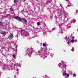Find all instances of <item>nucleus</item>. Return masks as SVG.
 Wrapping results in <instances>:
<instances>
[{
  "label": "nucleus",
  "mask_w": 78,
  "mask_h": 78,
  "mask_svg": "<svg viewBox=\"0 0 78 78\" xmlns=\"http://www.w3.org/2000/svg\"><path fill=\"white\" fill-rule=\"evenodd\" d=\"M21 31H25L24 30H21Z\"/></svg>",
  "instance_id": "4be33fe9"
},
{
  "label": "nucleus",
  "mask_w": 78,
  "mask_h": 78,
  "mask_svg": "<svg viewBox=\"0 0 78 78\" xmlns=\"http://www.w3.org/2000/svg\"><path fill=\"white\" fill-rule=\"evenodd\" d=\"M65 38H66V37H65Z\"/></svg>",
  "instance_id": "c756f323"
},
{
  "label": "nucleus",
  "mask_w": 78,
  "mask_h": 78,
  "mask_svg": "<svg viewBox=\"0 0 78 78\" xmlns=\"http://www.w3.org/2000/svg\"><path fill=\"white\" fill-rule=\"evenodd\" d=\"M32 54H33V51H31L30 53V54L32 55Z\"/></svg>",
  "instance_id": "dca6fc26"
},
{
  "label": "nucleus",
  "mask_w": 78,
  "mask_h": 78,
  "mask_svg": "<svg viewBox=\"0 0 78 78\" xmlns=\"http://www.w3.org/2000/svg\"><path fill=\"white\" fill-rule=\"evenodd\" d=\"M70 43V41H69L67 42V44H68V45H69Z\"/></svg>",
  "instance_id": "f3484780"
},
{
  "label": "nucleus",
  "mask_w": 78,
  "mask_h": 78,
  "mask_svg": "<svg viewBox=\"0 0 78 78\" xmlns=\"http://www.w3.org/2000/svg\"><path fill=\"white\" fill-rule=\"evenodd\" d=\"M43 47H46V44H43Z\"/></svg>",
  "instance_id": "9b49d317"
},
{
  "label": "nucleus",
  "mask_w": 78,
  "mask_h": 78,
  "mask_svg": "<svg viewBox=\"0 0 78 78\" xmlns=\"http://www.w3.org/2000/svg\"><path fill=\"white\" fill-rule=\"evenodd\" d=\"M60 6H61V7H62V6H61V4H60Z\"/></svg>",
  "instance_id": "393cba45"
},
{
  "label": "nucleus",
  "mask_w": 78,
  "mask_h": 78,
  "mask_svg": "<svg viewBox=\"0 0 78 78\" xmlns=\"http://www.w3.org/2000/svg\"><path fill=\"white\" fill-rule=\"evenodd\" d=\"M68 77H66V78H67Z\"/></svg>",
  "instance_id": "c85d7f7f"
},
{
  "label": "nucleus",
  "mask_w": 78,
  "mask_h": 78,
  "mask_svg": "<svg viewBox=\"0 0 78 78\" xmlns=\"http://www.w3.org/2000/svg\"><path fill=\"white\" fill-rule=\"evenodd\" d=\"M74 50H75V49L73 48H72V49H71L72 51H74Z\"/></svg>",
  "instance_id": "9d476101"
},
{
  "label": "nucleus",
  "mask_w": 78,
  "mask_h": 78,
  "mask_svg": "<svg viewBox=\"0 0 78 78\" xmlns=\"http://www.w3.org/2000/svg\"><path fill=\"white\" fill-rule=\"evenodd\" d=\"M68 6H70V5H68Z\"/></svg>",
  "instance_id": "bb28decb"
},
{
  "label": "nucleus",
  "mask_w": 78,
  "mask_h": 78,
  "mask_svg": "<svg viewBox=\"0 0 78 78\" xmlns=\"http://www.w3.org/2000/svg\"><path fill=\"white\" fill-rule=\"evenodd\" d=\"M12 37H13V35L12 34H10L9 35V38L10 40L12 39Z\"/></svg>",
  "instance_id": "f03ea898"
},
{
  "label": "nucleus",
  "mask_w": 78,
  "mask_h": 78,
  "mask_svg": "<svg viewBox=\"0 0 78 78\" xmlns=\"http://www.w3.org/2000/svg\"><path fill=\"white\" fill-rule=\"evenodd\" d=\"M0 25L1 26H3V23H2L1 22H0Z\"/></svg>",
  "instance_id": "1a4fd4ad"
},
{
  "label": "nucleus",
  "mask_w": 78,
  "mask_h": 78,
  "mask_svg": "<svg viewBox=\"0 0 78 78\" xmlns=\"http://www.w3.org/2000/svg\"><path fill=\"white\" fill-rule=\"evenodd\" d=\"M76 22V20L75 19H73L71 21V23H74L75 22Z\"/></svg>",
  "instance_id": "20e7f679"
},
{
  "label": "nucleus",
  "mask_w": 78,
  "mask_h": 78,
  "mask_svg": "<svg viewBox=\"0 0 78 78\" xmlns=\"http://www.w3.org/2000/svg\"><path fill=\"white\" fill-rule=\"evenodd\" d=\"M14 19H15L18 20H19V21H22V19L17 16H16L15 17V16H14Z\"/></svg>",
  "instance_id": "f257e3e1"
},
{
  "label": "nucleus",
  "mask_w": 78,
  "mask_h": 78,
  "mask_svg": "<svg viewBox=\"0 0 78 78\" xmlns=\"http://www.w3.org/2000/svg\"><path fill=\"white\" fill-rule=\"evenodd\" d=\"M74 41H75V40H71V42H74Z\"/></svg>",
  "instance_id": "4468645a"
},
{
  "label": "nucleus",
  "mask_w": 78,
  "mask_h": 78,
  "mask_svg": "<svg viewBox=\"0 0 78 78\" xmlns=\"http://www.w3.org/2000/svg\"><path fill=\"white\" fill-rule=\"evenodd\" d=\"M69 74H67V77H69Z\"/></svg>",
  "instance_id": "a211bd4d"
},
{
  "label": "nucleus",
  "mask_w": 78,
  "mask_h": 78,
  "mask_svg": "<svg viewBox=\"0 0 78 78\" xmlns=\"http://www.w3.org/2000/svg\"><path fill=\"white\" fill-rule=\"evenodd\" d=\"M0 33L2 34H6V32L3 31L2 30H0Z\"/></svg>",
  "instance_id": "7ed1b4c3"
},
{
  "label": "nucleus",
  "mask_w": 78,
  "mask_h": 78,
  "mask_svg": "<svg viewBox=\"0 0 78 78\" xmlns=\"http://www.w3.org/2000/svg\"><path fill=\"white\" fill-rule=\"evenodd\" d=\"M10 16V14H7L6 15V17H9V16Z\"/></svg>",
  "instance_id": "ddd939ff"
},
{
  "label": "nucleus",
  "mask_w": 78,
  "mask_h": 78,
  "mask_svg": "<svg viewBox=\"0 0 78 78\" xmlns=\"http://www.w3.org/2000/svg\"><path fill=\"white\" fill-rule=\"evenodd\" d=\"M68 0H66V1H68Z\"/></svg>",
  "instance_id": "cd10ccee"
},
{
  "label": "nucleus",
  "mask_w": 78,
  "mask_h": 78,
  "mask_svg": "<svg viewBox=\"0 0 78 78\" xmlns=\"http://www.w3.org/2000/svg\"><path fill=\"white\" fill-rule=\"evenodd\" d=\"M67 74V73H66V72H64L62 73L63 76H65Z\"/></svg>",
  "instance_id": "423d86ee"
},
{
  "label": "nucleus",
  "mask_w": 78,
  "mask_h": 78,
  "mask_svg": "<svg viewBox=\"0 0 78 78\" xmlns=\"http://www.w3.org/2000/svg\"><path fill=\"white\" fill-rule=\"evenodd\" d=\"M38 51V52H40V51Z\"/></svg>",
  "instance_id": "a878e982"
},
{
  "label": "nucleus",
  "mask_w": 78,
  "mask_h": 78,
  "mask_svg": "<svg viewBox=\"0 0 78 78\" xmlns=\"http://www.w3.org/2000/svg\"><path fill=\"white\" fill-rule=\"evenodd\" d=\"M37 25L38 26L41 25V22H40L37 23Z\"/></svg>",
  "instance_id": "0eeeda50"
},
{
  "label": "nucleus",
  "mask_w": 78,
  "mask_h": 78,
  "mask_svg": "<svg viewBox=\"0 0 78 78\" xmlns=\"http://www.w3.org/2000/svg\"><path fill=\"white\" fill-rule=\"evenodd\" d=\"M10 11H13V9H12V8L11 7V8H10Z\"/></svg>",
  "instance_id": "6e6552de"
},
{
  "label": "nucleus",
  "mask_w": 78,
  "mask_h": 78,
  "mask_svg": "<svg viewBox=\"0 0 78 78\" xmlns=\"http://www.w3.org/2000/svg\"><path fill=\"white\" fill-rule=\"evenodd\" d=\"M43 49L42 48H41V50H42Z\"/></svg>",
  "instance_id": "b1692460"
},
{
  "label": "nucleus",
  "mask_w": 78,
  "mask_h": 78,
  "mask_svg": "<svg viewBox=\"0 0 78 78\" xmlns=\"http://www.w3.org/2000/svg\"><path fill=\"white\" fill-rule=\"evenodd\" d=\"M22 20H23V21L25 22H27V20H26V19L25 18H22Z\"/></svg>",
  "instance_id": "39448f33"
},
{
  "label": "nucleus",
  "mask_w": 78,
  "mask_h": 78,
  "mask_svg": "<svg viewBox=\"0 0 78 78\" xmlns=\"http://www.w3.org/2000/svg\"><path fill=\"white\" fill-rule=\"evenodd\" d=\"M72 39H75V37H72Z\"/></svg>",
  "instance_id": "6ab92c4d"
},
{
  "label": "nucleus",
  "mask_w": 78,
  "mask_h": 78,
  "mask_svg": "<svg viewBox=\"0 0 78 78\" xmlns=\"http://www.w3.org/2000/svg\"><path fill=\"white\" fill-rule=\"evenodd\" d=\"M58 26H59V27H61V25H60L59 24V25H58Z\"/></svg>",
  "instance_id": "5701e85b"
},
{
  "label": "nucleus",
  "mask_w": 78,
  "mask_h": 78,
  "mask_svg": "<svg viewBox=\"0 0 78 78\" xmlns=\"http://www.w3.org/2000/svg\"><path fill=\"white\" fill-rule=\"evenodd\" d=\"M14 3H17V0H14Z\"/></svg>",
  "instance_id": "f8f14e48"
},
{
  "label": "nucleus",
  "mask_w": 78,
  "mask_h": 78,
  "mask_svg": "<svg viewBox=\"0 0 78 78\" xmlns=\"http://www.w3.org/2000/svg\"><path fill=\"white\" fill-rule=\"evenodd\" d=\"M13 58H16V56L15 55H13Z\"/></svg>",
  "instance_id": "2eb2a0df"
},
{
  "label": "nucleus",
  "mask_w": 78,
  "mask_h": 78,
  "mask_svg": "<svg viewBox=\"0 0 78 78\" xmlns=\"http://www.w3.org/2000/svg\"><path fill=\"white\" fill-rule=\"evenodd\" d=\"M73 76H74L75 77L76 76V75L75 74H74L73 75Z\"/></svg>",
  "instance_id": "aec40b11"
},
{
  "label": "nucleus",
  "mask_w": 78,
  "mask_h": 78,
  "mask_svg": "<svg viewBox=\"0 0 78 78\" xmlns=\"http://www.w3.org/2000/svg\"><path fill=\"white\" fill-rule=\"evenodd\" d=\"M60 65V66H61V63H59L58 66H59Z\"/></svg>",
  "instance_id": "412c9836"
}]
</instances>
